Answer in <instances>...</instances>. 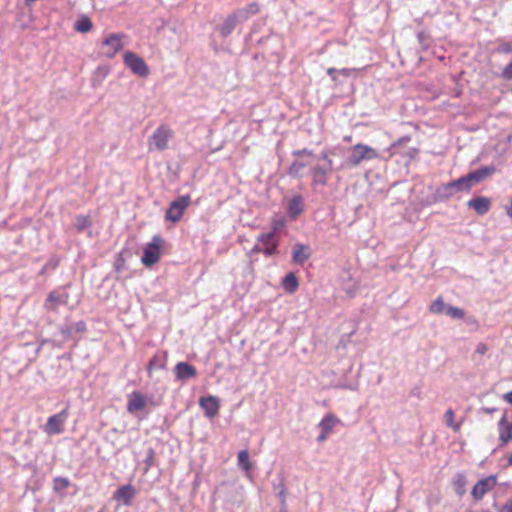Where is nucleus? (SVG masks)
Masks as SVG:
<instances>
[{
  "label": "nucleus",
  "instance_id": "obj_17",
  "mask_svg": "<svg viewBox=\"0 0 512 512\" xmlns=\"http://www.w3.org/2000/svg\"><path fill=\"white\" fill-rule=\"evenodd\" d=\"M311 256L310 248L304 244H295L292 251V259L295 263L303 265Z\"/></svg>",
  "mask_w": 512,
  "mask_h": 512
},
{
  "label": "nucleus",
  "instance_id": "obj_45",
  "mask_svg": "<svg viewBox=\"0 0 512 512\" xmlns=\"http://www.w3.org/2000/svg\"><path fill=\"white\" fill-rule=\"evenodd\" d=\"M328 433H325L321 430V433L319 434V436L317 437V441L318 442H324L327 438H328Z\"/></svg>",
  "mask_w": 512,
  "mask_h": 512
},
{
  "label": "nucleus",
  "instance_id": "obj_27",
  "mask_svg": "<svg viewBox=\"0 0 512 512\" xmlns=\"http://www.w3.org/2000/svg\"><path fill=\"white\" fill-rule=\"evenodd\" d=\"M238 465L245 471L249 472L252 470V463L250 461V456L248 450H241L237 456Z\"/></svg>",
  "mask_w": 512,
  "mask_h": 512
},
{
  "label": "nucleus",
  "instance_id": "obj_24",
  "mask_svg": "<svg viewBox=\"0 0 512 512\" xmlns=\"http://www.w3.org/2000/svg\"><path fill=\"white\" fill-rule=\"evenodd\" d=\"M282 286L286 292L290 294L294 293L299 287V282L295 274L292 272L288 273L282 280Z\"/></svg>",
  "mask_w": 512,
  "mask_h": 512
},
{
  "label": "nucleus",
  "instance_id": "obj_35",
  "mask_svg": "<svg viewBox=\"0 0 512 512\" xmlns=\"http://www.w3.org/2000/svg\"><path fill=\"white\" fill-rule=\"evenodd\" d=\"M284 225V218L282 216H275L271 219L272 230L270 232L277 234V231L280 230Z\"/></svg>",
  "mask_w": 512,
  "mask_h": 512
},
{
  "label": "nucleus",
  "instance_id": "obj_6",
  "mask_svg": "<svg viewBox=\"0 0 512 512\" xmlns=\"http://www.w3.org/2000/svg\"><path fill=\"white\" fill-rule=\"evenodd\" d=\"M125 34L111 33L102 42V54L108 58H113L124 47Z\"/></svg>",
  "mask_w": 512,
  "mask_h": 512
},
{
  "label": "nucleus",
  "instance_id": "obj_10",
  "mask_svg": "<svg viewBox=\"0 0 512 512\" xmlns=\"http://www.w3.org/2000/svg\"><path fill=\"white\" fill-rule=\"evenodd\" d=\"M497 485V476L489 475L480 479L472 488L471 496L475 501H480Z\"/></svg>",
  "mask_w": 512,
  "mask_h": 512
},
{
  "label": "nucleus",
  "instance_id": "obj_40",
  "mask_svg": "<svg viewBox=\"0 0 512 512\" xmlns=\"http://www.w3.org/2000/svg\"><path fill=\"white\" fill-rule=\"evenodd\" d=\"M293 154L295 156H301V155H307V156H313V151L312 150H308V149H302V150H297V151H294Z\"/></svg>",
  "mask_w": 512,
  "mask_h": 512
},
{
  "label": "nucleus",
  "instance_id": "obj_37",
  "mask_svg": "<svg viewBox=\"0 0 512 512\" xmlns=\"http://www.w3.org/2000/svg\"><path fill=\"white\" fill-rule=\"evenodd\" d=\"M502 77L506 80L512 79V61L502 70Z\"/></svg>",
  "mask_w": 512,
  "mask_h": 512
},
{
  "label": "nucleus",
  "instance_id": "obj_43",
  "mask_svg": "<svg viewBox=\"0 0 512 512\" xmlns=\"http://www.w3.org/2000/svg\"><path fill=\"white\" fill-rule=\"evenodd\" d=\"M356 69H351V68H343L341 70H339V73L342 74L343 76L345 77H349L351 75V73L353 71H355Z\"/></svg>",
  "mask_w": 512,
  "mask_h": 512
},
{
  "label": "nucleus",
  "instance_id": "obj_9",
  "mask_svg": "<svg viewBox=\"0 0 512 512\" xmlns=\"http://www.w3.org/2000/svg\"><path fill=\"white\" fill-rule=\"evenodd\" d=\"M191 203L190 195L180 196L178 199L170 203L169 208L166 211V219L171 222H178L185 210Z\"/></svg>",
  "mask_w": 512,
  "mask_h": 512
},
{
  "label": "nucleus",
  "instance_id": "obj_23",
  "mask_svg": "<svg viewBox=\"0 0 512 512\" xmlns=\"http://www.w3.org/2000/svg\"><path fill=\"white\" fill-rule=\"evenodd\" d=\"M338 422L339 419L335 415L327 414L319 422L318 426L323 432L330 434L332 429Z\"/></svg>",
  "mask_w": 512,
  "mask_h": 512
},
{
  "label": "nucleus",
  "instance_id": "obj_26",
  "mask_svg": "<svg viewBox=\"0 0 512 512\" xmlns=\"http://www.w3.org/2000/svg\"><path fill=\"white\" fill-rule=\"evenodd\" d=\"M92 27V21L87 16H81L74 24V30L80 33H87Z\"/></svg>",
  "mask_w": 512,
  "mask_h": 512
},
{
  "label": "nucleus",
  "instance_id": "obj_21",
  "mask_svg": "<svg viewBox=\"0 0 512 512\" xmlns=\"http://www.w3.org/2000/svg\"><path fill=\"white\" fill-rule=\"evenodd\" d=\"M260 11V7L258 3L252 2L249 3L246 7L242 9L235 10V13L239 17V21L245 22L247 21L251 16L258 14Z\"/></svg>",
  "mask_w": 512,
  "mask_h": 512
},
{
  "label": "nucleus",
  "instance_id": "obj_20",
  "mask_svg": "<svg viewBox=\"0 0 512 512\" xmlns=\"http://www.w3.org/2000/svg\"><path fill=\"white\" fill-rule=\"evenodd\" d=\"M445 191L455 190L456 192L462 190H469L471 188L467 175L460 177L457 180L446 183L442 186Z\"/></svg>",
  "mask_w": 512,
  "mask_h": 512
},
{
  "label": "nucleus",
  "instance_id": "obj_31",
  "mask_svg": "<svg viewBox=\"0 0 512 512\" xmlns=\"http://www.w3.org/2000/svg\"><path fill=\"white\" fill-rule=\"evenodd\" d=\"M466 484L467 480L463 474H458L453 481L454 488L459 495H463L465 493Z\"/></svg>",
  "mask_w": 512,
  "mask_h": 512
},
{
  "label": "nucleus",
  "instance_id": "obj_14",
  "mask_svg": "<svg viewBox=\"0 0 512 512\" xmlns=\"http://www.w3.org/2000/svg\"><path fill=\"white\" fill-rule=\"evenodd\" d=\"M136 491L132 485L121 486L113 495L116 501H121L125 506H130Z\"/></svg>",
  "mask_w": 512,
  "mask_h": 512
},
{
  "label": "nucleus",
  "instance_id": "obj_29",
  "mask_svg": "<svg viewBox=\"0 0 512 512\" xmlns=\"http://www.w3.org/2000/svg\"><path fill=\"white\" fill-rule=\"evenodd\" d=\"M445 423L448 427H450L454 432H458L461 429V423L455 422V413L450 408L444 414Z\"/></svg>",
  "mask_w": 512,
  "mask_h": 512
},
{
  "label": "nucleus",
  "instance_id": "obj_34",
  "mask_svg": "<svg viewBox=\"0 0 512 512\" xmlns=\"http://www.w3.org/2000/svg\"><path fill=\"white\" fill-rule=\"evenodd\" d=\"M446 314L453 319H463L465 316L461 308L449 306L446 308Z\"/></svg>",
  "mask_w": 512,
  "mask_h": 512
},
{
  "label": "nucleus",
  "instance_id": "obj_32",
  "mask_svg": "<svg viewBox=\"0 0 512 512\" xmlns=\"http://www.w3.org/2000/svg\"><path fill=\"white\" fill-rule=\"evenodd\" d=\"M70 480L65 477H56L53 480V489L55 492H61L70 486Z\"/></svg>",
  "mask_w": 512,
  "mask_h": 512
},
{
  "label": "nucleus",
  "instance_id": "obj_3",
  "mask_svg": "<svg viewBox=\"0 0 512 512\" xmlns=\"http://www.w3.org/2000/svg\"><path fill=\"white\" fill-rule=\"evenodd\" d=\"M163 244V238L160 235H154L151 241L144 247L141 257L142 264L147 267L156 264L160 260Z\"/></svg>",
  "mask_w": 512,
  "mask_h": 512
},
{
  "label": "nucleus",
  "instance_id": "obj_22",
  "mask_svg": "<svg viewBox=\"0 0 512 512\" xmlns=\"http://www.w3.org/2000/svg\"><path fill=\"white\" fill-rule=\"evenodd\" d=\"M303 212V199L301 196H294L288 203V213L295 219Z\"/></svg>",
  "mask_w": 512,
  "mask_h": 512
},
{
  "label": "nucleus",
  "instance_id": "obj_12",
  "mask_svg": "<svg viewBox=\"0 0 512 512\" xmlns=\"http://www.w3.org/2000/svg\"><path fill=\"white\" fill-rule=\"evenodd\" d=\"M147 406V397L140 391H133L127 396V412L133 414Z\"/></svg>",
  "mask_w": 512,
  "mask_h": 512
},
{
  "label": "nucleus",
  "instance_id": "obj_30",
  "mask_svg": "<svg viewBox=\"0 0 512 512\" xmlns=\"http://www.w3.org/2000/svg\"><path fill=\"white\" fill-rule=\"evenodd\" d=\"M305 167V163L301 161H294L288 169V174L293 178H300L303 175V170Z\"/></svg>",
  "mask_w": 512,
  "mask_h": 512
},
{
  "label": "nucleus",
  "instance_id": "obj_5",
  "mask_svg": "<svg viewBox=\"0 0 512 512\" xmlns=\"http://www.w3.org/2000/svg\"><path fill=\"white\" fill-rule=\"evenodd\" d=\"M320 159L326 161V166L315 165L311 168L312 186H326L328 183L329 173L333 170V161L328 157L326 152H322Z\"/></svg>",
  "mask_w": 512,
  "mask_h": 512
},
{
  "label": "nucleus",
  "instance_id": "obj_47",
  "mask_svg": "<svg viewBox=\"0 0 512 512\" xmlns=\"http://www.w3.org/2000/svg\"><path fill=\"white\" fill-rule=\"evenodd\" d=\"M506 213L512 219V199H511L509 205L506 207Z\"/></svg>",
  "mask_w": 512,
  "mask_h": 512
},
{
  "label": "nucleus",
  "instance_id": "obj_18",
  "mask_svg": "<svg viewBox=\"0 0 512 512\" xmlns=\"http://www.w3.org/2000/svg\"><path fill=\"white\" fill-rule=\"evenodd\" d=\"M499 428V441L501 445H506L512 440V423L507 421V418L503 416L498 422Z\"/></svg>",
  "mask_w": 512,
  "mask_h": 512
},
{
  "label": "nucleus",
  "instance_id": "obj_1",
  "mask_svg": "<svg viewBox=\"0 0 512 512\" xmlns=\"http://www.w3.org/2000/svg\"><path fill=\"white\" fill-rule=\"evenodd\" d=\"M173 137V129L167 124H160L148 139L149 151H164L168 149L169 141Z\"/></svg>",
  "mask_w": 512,
  "mask_h": 512
},
{
  "label": "nucleus",
  "instance_id": "obj_16",
  "mask_svg": "<svg viewBox=\"0 0 512 512\" xmlns=\"http://www.w3.org/2000/svg\"><path fill=\"white\" fill-rule=\"evenodd\" d=\"M468 207L473 208L478 215H485L491 208V200L484 196L475 197L468 202Z\"/></svg>",
  "mask_w": 512,
  "mask_h": 512
},
{
  "label": "nucleus",
  "instance_id": "obj_33",
  "mask_svg": "<svg viewBox=\"0 0 512 512\" xmlns=\"http://www.w3.org/2000/svg\"><path fill=\"white\" fill-rule=\"evenodd\" d=\"M445 310V304L442 296H438L429 306V311L434 314H441Z\"/></svg>",
  "mask_w": 512,
  "mask_h": 512
},
{
  "label": "nucleus",
  "instance_id": "obj_4",
  "mask_svg": "<svg viewBox=\"0 0 512 512\" xmlns=\"http://www.w3.org/2000/svg\"><path fill=\"white\" fill-rule=\"evenodd\" d=\"M379 153L376 149L366 144L358 143L351 148V154L348 158L350 166H358L362 161L377 159Z\"/></svg>",
  "mask_w": 512,
  "mask_h": 512
},
{
  "label": "nucleus",
  "instance_id": "obj_25",
  "mask_svg": "<svg viewBox=\"0 0 512 512\" xmlns=\"http://www.w3.org/2000/svg\"><path fill=\"white\" fill-rule=\"evenodd\" d=\"M63 302H64V300L58 293L51 292L48 294V297L45 301L44 307L48 311H56L58 309L59 305L62 304Z\"/></svg>",
  "mask_w": 512,
  "mask_h": 512
},
{
  "label": "nucleus",
  "instance_id": "obj_48",
  "mask_svg": "<svg viewBox=\"0 0 512 512\" xmlns=\"http://www.w3.org/2000/svg\"><path fill=\"white\" fill-rule=\"evenodd\" d=\"M98 512H103V510H100V511H98Z\"/></svg>",
  "mask_w": 512,
  "mask_h": 512
},
{
  "label": "nucleus",
  "instance_id": "obj_13",
  "mask_svg": "<svg viewBox=\"0 0 512 512\" xmlns=\"http://www.w3.org/2000/svg\"><path fill=\"white\" fill-rule=\"evenodd\" d=\"M174 373L178 380H187L197 375L196 368L187 362H178L174 367Z\"/></svg>",
  "mask_w": 512,
  "mask_h": 512
},
{
  "label": "nucleus",
  "instance_id": "obj_19",
  "mask_svg": "<svg viewBox=\"0 0 512 512\" xmlns=\"http://www.w3.org/2000/svg\"><path fill=\"white\" fill-rule=\"evenodd\" d=\"M239 22V17L234 11L224 20L222 25L219 27V33L224 37L230 35Z\"/></svg>",
  "mask_w": 512,
  "mask_h": 512
},
{
  "label": "nucleus",
  "instance_id": "obj_41",
  "mask_svg": "<svg viewBox=\"0 0 512 512\" xmlns=\"http://www.w3.org/2000/svg\"><path fill=\"white\" fill-rule=\"evenodd\" d=\"M488 351V347L484 343H479L476 347V352L480 355H484Z\"/></svg>",
  "mask_w": 512,
  "mask_h": 512
},
{
  "label": "nucleus",
  "instance_id": "obj_39",
  "mask_svg": "<svg viewBox=\"0 0 512 512\" xmlns=\"http://www.w3.org/2000/svg\"><path fill=\"white\" fill-rule=\"evenodd\" d=\"M499 50L500 52L509 54L512 53V46L507 42H503L502 44H500Z\"/></svg>",
  "mask_w": 512,
  "mask_h": 512
},
{
  "label": "nucleus",
  "instance_id": "obj_42",
  "mask_svg": "<svg viewBox=\"0 0 512 512\" xmlns=\"http://www.w3.org/2000/svg\"><path fill=\"white\" fill-rule=\"evenodd\" d=\"M499 512H512V500L506 502L500 509Z\"/></svg>",
  "mask_w": 512,
  "mask_h": 512
},
{
  "label": "nucleus",
  "instance_id": "obj_8",
  "mask_svg": "<svg viewBox=\"0 0 512 512\" xmlns=\"http://www.w3.org/2000/svg\"><path fill=\"white\" fill-rule=\"evenodd\" d=\"M123 61L124 64L135 75L145 78L150 73L149 67L146 64V62L134 52L126 51L123 55Z\"/></svg>",
  "mask_w": 512,
  "mask_h": 512
},
{
  "label": "nucleus",
  "instance_id": "obj_15",
  "mask_svg": "<svg viewBox=\"0 0 512 512\" xmlns=\"http://www.w3.org/2000/svg\"><path fill=\"white\" fill-rule=\"evenodd\" d=\"M494 172L495 168L493 166H483L478 170L470 172L467 174L470 186L472 187L474 184L483 181Z\"/></svg>",
  "mask_w": 512,
  "mask_h": 512
},
{
  "label": "nucleus",
  "instance_id": "obj_44",
  "mask_svg": "<svg viewBox=\"0 0 512 512\" xmlns=\"http://www.w3.org/2000/svg\"><path fill=\"white\" fill-rule=\"evenodd\" d=\"M503 399H504L507 403H509V404H511V405H512V391L505 393V394L503 395Z\"/></svg>",
  "mask_w": 512,
  "mask_h": 512
},
{
  "label": "nucleus",
  "instance_id": "obj_46",
  "mask_svg": "<svg viewBox=\"0 0 512 512\" xmlns=\"http://www.w3.org/2000/svg\"><path fill=\"white\" fill-rule=\"evenodd\" d=\"M336 71L337 70L335 68H333V67L327 69V73L332 77V79L334 81L336 80V77H335Z\"/></svg>",
  "mask_w": 512,
  "mask_h": 512
},
{
  "label": "nucleus",
  "instance_id": "obj_2",
  "mask_svg": "<svg viewBox=\"0 0 512 512\" xmlns=\"http://www.w3.org/2000/svg\"><path fill=\"white\" fill-rule=\"evenodd\" d=\"M256 244L252 253H263L265 256H272L278 253L280 238L274 232L261 233L257 236Z\"/></svg>",
  "mask_w": 512,
  "mask_h": 512
},
{
  "label": "nucleus",
  "instance_id": "obj_11",
  "mask_svg": "<svg viewBox=\"0 0 512 512\" xmlns=\"http://www.w3.org/2000/svg\"><path fill=\"white\" fill-rule=\"evenodd\" d=\"M199 406L204 411V415L212 419L219 413L220 399L213 395L204 396L199 399Z\"/></svg>",
  "mask_w": 512,
  "mask_h": 512
},
{
  "label": "nucleus",
  "instance_id": "obj_28",
  "mask_svg": "<svg viewBox=\"0 0 512 512\" xmlns=\"http://www.w3.org/2000/svg\"><path fill=\"white\" fill-rule=\"evenodd\" d=\"M92 225V220L89 215H78L75 217L74 226L77 232H82L86 228H89Z\"/></svg>",
  "mask_w": 512,
  "mask_h": 512
},
{
  "label": "nucleus",
  "instance_id": "obj_36",
  "mask_svg": "<svg viewBox=\"0 0 512 512\" xmlns=\"http://www.w3.org/2000/svg\"><path fill=\"white\" fill-rule=\"evenodd\" d=\"M159 368H162V364L159 363V358L157 355H154L148 362L147 365V371L148 373L153 372L154 370H157Z\"/></svg>",
  "mask_w": 512,
  "mask_h": 512
},
{
  "label": "nucleus",
  "instance_id": "obj_7",
  "mask_svg": "<svg viewBox=\"0 0 512 512\" xmlns=\"http://www.w3.org/2000/svg\"><path fill=\"white\" fill-rule=\"evenodd\" d=\"M69 416V407L66 406L62 411L50 416L44 427V431L48 435L61 434L65 430V423Z\"/></svg>",
  "mask_w": 512,
  "mask_h": 512
},
{
  "label": "nucleus",
  "instance_id": "obj_38",
  "mask_svg": "<svg viewBox=\"0 0 512 512\" xmlns=\"http://www.w3.org/2000/svg\"><path fill=\"white\" fill-rule=\"evenodd\" d=\"M502 77L506 80L512 79V61L502 70Z\"/></svg>",
  "mask_w": 512,
  "mask_h": 512
}]
</instances>
